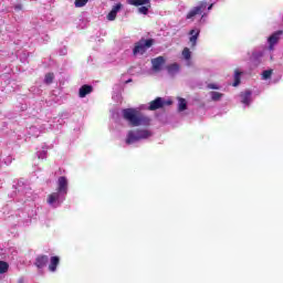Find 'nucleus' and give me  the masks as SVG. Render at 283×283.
Listing matches in <instances>:
<instances>
[{"instance_id":"1","label":"nucleus","mask_w":283,"mask_h":283,"mask_svg":"<svg viewBox=\"0 0 283 283\" xmlns=\"http://www.w3.org/2000/svg\"><path fill=\"white\" fill-rule=\"evenodd\" d=\"M122 114L124 120H127L132 127H149L151 125V118L136 108H125Z\"/></svg>"},{"instance_id":"2","label":"nucleus","mask_w":283,"mask_h":283,"mask_svg":"<svg viewBox=\"0 0 283 283\" xmlns=\"http://www.w3.org/2000/svg\"><path fill=\"white\" fill-rule=\"evenodd\" d=\"M153 135L149 129L137 128L129 130L126 137V145H133V143H138V140H146V138H151Z\"/></svg>"},{"instance_id":"3","label":"nucleus","mask_w":283,"mask_h":283,"mask_svg":"<svg viewBox=\"0 0 283 283\" xmlns=\"http://www.w3.org/2000/svg\"><path fill=\"white\" fill-rule=\"evenodd\" d=\"M154 45V39H140L138 42L135 43L133 49V55L138 56V54L143 55L149 48Z\"/></svg>"},{"instance_id":"4","label":"nucleus","mask_w":283,"mask_h":283,"mask_svg":"<svg viewBox=\"0 0 283 283\" xmlns=\"http://www.w3.org/2000/svg\"><path fill=\"white\" fill-rule=\"evenodd\" d=\"M165 105H171V101H164L163 97H156L149 103V112H156V109H163Z\"/></svg>"},{"instance_id":"5","label":"nucleus","mask_w":283,"mask_h":283,"mask_svg":"<svg viewBox=\"0 0 283 283\" xmlns=\"http://www.w3.org/2000/svg\"><path fill=\"white\" fill-rule=\"evenodd\" d=\"M207 10V2L202 1L199 6L192 8L186 15V19H193V17H198V14H202Z\"/></svg>"},{"instance_id":"6","label":"nucleus","mask_w":283,"mask_h":283,"mask_svg":"<svg viewBox=\"0 0 283 283\" xmlns=\"http://www.w3.org/2000/svg\"><path fill=\"white\" fill-rule=\"evenodd\" d=\"M282 34L283 31L279 30L268 38L269 50H274L275 45H277V43L280 42V36H282Z\"/></svg>"},{"instance_id":"7","label":"nucleus","mask_w":283,"mask_h":283,"mask_svg":"<svg viewBox=\"0 0 283 283\" xmlns=\"http://www.w3.org/2000/svg\"><path fill=\"white\" fill-rule=\"evenodd\" d=\"M165 63H167V60L163 55L151 59L153 72H160Z\"/></svg>"},{"instance_id":"8","label":"nucleus","mask_w":283,"mask_h":283,"mask_svg":"<svg viewBox=\"0 0 283 283\" xmlns=\"http://www.w3.org/2000/svg\"><path fill=\"white\" fill-rule=\"evenodd\" d=\"M57 191L63 196H67V178L62 176L57 179Z\"/></svg>"},{"instance_id":"9","label":"nucleus","mask_w":283,"mask_h":283,"mask_svg":"<svg viewBox=\"0 0 283 283\" xmlns=\"http://www.w3.org/2000/svg\"><path fill=\"white\" fill-rule=\"evenodd\" d=\"M48 262H50V258L45 254H40L35 258V266L38 269H43L48 265Z\"/></svg>"},{"instance_id":"10","label":"nucleus","mask_w":283,"mask_h":283,"mask_svg":"<svg viewBox=\"0 0 283 283\" xmlns=\"http://www.w3.org/2000/svg\"><path fill=\"white\" fill-rule=\"evenodd\" d=\"M122 8H123V4H120V3L114 6L112 8V10L109 11V13L107 14L106 19L108 21H116V15L118 14V12L120 11Z\"/></svg>"},{"instance_id":"11","label":"nucleus","mask_w":283,"mask_h":283,"mask_svg":"<svg viewBox=\"0 0 283 283\" xmlns=\"http://www.w3.org/2000/svg\"><path fill=\"white\" fill-rule=\"evenodd\" d=\"M94 92V87L92 85L84 84L80 87L78 96L80 98H85L88 94H92Z\"/></svg>"},{"instance_id":"12","label":"nucleus","mask_w":283,"mask_h":283,"mask_svg":"<svg viewBox=\"0 0 283 283\" xmlns=\"http://www.w3.org/2000/svg\"><path fill=\"white\" fill-rule=\"evenodd\" d=\"M190 38H189V42L191 43V48H196L197 43H198V36H200V30H190L189 32Z\"/></svg>"},{"instance_id":"13","label":"nucleus","mask_w":283,"mask_h":283,"mask_svg":"<svg viewBox=\"0 0 283 283\" xmlns=\"http://www.w3.org/2000/svg\"><path fill=\"white\" fill-rule=\"evenodd\" d=\"M61 262V259L59 256H51L50 264H49V271L51 273H54L56 271V266H59Z\"/></svg>"},{"instance_id":"14","label":"nucleus","mask_w":283,"mask_h":283,"mask_svg":"<svg viewBox=\"0 0 283 283\" xmlns=\"http://www.w3.org/2000/svg\"><path fill=\"white\" fill-rule=\"evenodd\" d=\"M61 196H63V195L60 191L53 192V193L49 195L48 202L50 205H54V202H56L61 199Z\"/></svg>"},{"instance_id":"15","label":"nucleus","mask_w":283,"mask_h":283,"mask_svg":"<svg viewBox=\"0 0 283 283\" xmlns=\"http://www.w3.org/2000/svg\"><path fill=\"white\" fill-rule=\"evenodd\" d=\"M241 103L243 105H251V91H245L241 94Z\"/></svg>"},{"instance_id":"16","label":"nucleus","mask_w":283,"mask_h":283,"mask_svg":"<svg viewBox=\"0 0 283 283\" xmlns=\"http://www.w3.org/2000/svg\"><path fill=\"white\" fill-rule=\"evenodd\" d=\"M150 0H128L129 6H135L138 8L140 6H149Z\"/></svg>"},{"instance_id":"17","label":"nucleus","mask_w":283,"mask_h":283,"mask_svg":"<svg viewBox=\"0 0 283 283\" xmlns=\"http://www.w3.org/2000/svg\"><path fill=\"white\" fill-rule=\"evenodd\" d=\"M166 70L168 74H177V72L180 71V65H178V63H172L166 66Z\"/></svg>"},{"instance_id":"18","label":"nucleus","mask_w":283,"mask_h":283,"mask_svg":"<svg viewBox=\"0 0 283 283\" xmlns=\"http://www.w3.org/2000/svg\"><path fill=\"white\" fill-rule=\"evenodd\" d=\"M263 54L262 52H254L252 53L251 61L254 63V65H260V59H262Z\"/></svg>"},{"instance_id":"19","label":"nucleus","mask_w":283,"mask_h":283,"mask_svg":"<svg viewBox=\"0 0 283 283\" xmlns=\"http://www.w3.org/2000/svg\"><path fill=\"white\" fill-rule=\"evenodd\" d=\"M8 269H10V264H8L6 261H0V275L8 273Z\"/></svg>"},{"instance_id":"20","label":"nucleus","mask_w":283,"mask_h":283,"mask_svg":"<svg viewBox=\"0 0 283 283\" xmlns=\"http://www.w3.org/2000/svg\"><path fill=\"white\" fill-rule=\"evenodd\" d=\"M210 96H211V101H220V98H222L224 96V94L220 93V92H216V91H212L210 92Z\"/></svg>"},{"instance_id":"21","label":"nucleus","mask_w":283,"mask_h":283,"mask_svg":"<svg viewBox=\"0 0 283 283\" xmlns=\"http://www.w3.org/2000/svg\"><path fill=\"white\" fill-rule=\"evenodd\" d=\"M44 83L46 85H52V83H54V73H46L44 77Z\"/></svg>"},{"instance_id":"22","label":"nucleus","mask_w":283,"mask_h":283,"mask_svg":"<svg viewBox=\"0 0 283 283\" xmlns=\"http://www.w3.org/2000/svg\"><path fill=\"white\" fill-rule=\"evenodd\" d=\"M149 8H151V1H149V4L138 8L139 14H148Z\"/></svg>"},{"instance_id":"23","label":"nucleus","mask_w":283,"mask_h":283,"mask_svg":"<svg viewBox=\"0 0 283 283\" xmlns=\"http://www.w3.org/2000/svg\"><path fill=\"white\" fill-rule=\"evenodd\" d=\"M240 76H242V72L240 71H235L234 72V82H233V87H238V85H240Z\"/></svg>"},{"instance_id":"24","label":"nucleus","mask_w":283,"mask_h":283,"mask_svg":"<svg viewBox=\"0 0 283 283\" xmlns=\"http://www.w3.org/2000/svg\"><path fill=\"white\" fill-rule=\"evenodd\" d=\"M178 109L179 112H185V109H187V99L179 98Z\"/></svg>"},{"instance_id":"25","label":"nucleus","mask_w":283,"mask_h":283,"mask_svg":"<svg viewBox=\"0 0 283 283\" xmlns=\"http://www.w3.org/2000/svg\"><path fill=\"white\" fill-rule=\"evenodd\" d=\"M181 54L186 61L191 60V50L189 48H185Z\"/></svg>"},{"instance_id":"26","label":"nucleus","mask_w":283,"mask_h":283,"mask_svg":"<svg viewBox=\"0 0 283 283\" xmlns=\"http://www.w3.org/2000/svg\"><path fill=\"white\" fill-rule=\"evenodd\" d=\"M272 75H273V70H265L262 73V78L263 81H268V78H271Z\"/></svg>"},{"instance_id":"27","label":"nucleus","mask_w":283,"mask_h":283,"mask_svg":"<svg viewBox=\"0 0 283 283\" xmlns=\"http://www.w3.org/2000/svg\"><path fill=\"white\" fill-rule=\"evenodd\" d=\"M87 1L90 0H75V8H84V6H87Z\"/></svg>"},{"instance_id":"28","label":"nucleus","mask_w":283,"mask_h":283,"mask_svg":"<svg viewBox=\"0 0 283 283\" xmlns=\"http://www.w3.org/2000/svg\"><path fill=\"white\" fill-rule=\"evenodd\" d=\"M208 90H220V86L217 84H208Z\"/></svg>"},{"instance_id":"29","label":"nucleus","mask_w":283,"mask_h":283,"mask_svg":"<svg viewBox=\"0 0 283 283\" xmlns=\"http://www.w3.org/2000/svg\"><path fill=\"white\" fill-rule=\"evenodd\" d=\"M211 8H213V4H210V6L208 7V10H211Z\"/></svg>"},{"instance_id":"30","label":"nucleus","mask_w":283,"mask_h":283,"mask_svg":"<svg viewBox=\"0 0 283 283\" xmlns=\"http://www.w3.org/2000/svg\"><path fill=\"white\" fill-rule=\"evenodd\" d=\"M126 83H132V78H130V80H128V81H126Z\"/></svg>"}]
</instances>
